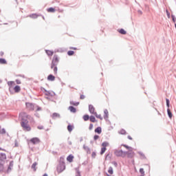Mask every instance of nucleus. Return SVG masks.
Segmentation results:
<instances>
[{
  "label": "nucleus",
  "instance_id": "1",
  "mask_svg": "<svg viewBox=\"0 0 176 176\" xmlns=\"http://www.w3.org/2000/svg\"><path fill=\"white\" fill-rule=\"evenodd\" d=\"M19 118L21 119V122H28V120H32L34 119L31 116L24 111L20 113Z\"/></svg>",
  "mask_w": 176,
  "mask_h": 176
},
{
  "label": "nucleus",
  "instance_id": "2",
  "mask_svg": "<svg viewBox=\"0 0 176 176\" xmlns=\"http://www.w3.org/2000/svg\"><path fill=\"white\" fill-rule=\"evenodd\" d=\"M114 155H116L118 157H126V156H127V153L122 150H116Z\"/></svg>",
  "mask_w": 176,
  "mask_h": 176
},
{
  "label": "nucleus",
  "instance_id": "3",
  "mask_svg": "<svg viewBox=\"0 0 176 176\" xmlns=\"http://www.w3.org/2000/svg\"><path fill=\"white\" fill-rule=\"evenodd\" d=\"M21 126L24 131H31V126L28 122H21Z\"/></svg>",
  "mask_w": 176,
  "mask_h": 176
},
{
  "label": "nucleus",
  "instance_id": "4",
  "mask_svg": "<svg viewBox=\"0 0 176 176\" xmlns=\"http://www.w3.org/2000/svg\"><path fill=\"white\" fill-rule=\"evenodd\" d=\"M64 170H65V163L61 162L57 166V171L58 174H60V173L63 172Z\"/></svg>",
  "mask_w": 176,
  "mask_h": 176
},
{
  "label": "nucleus",
  "instance_id": "5",
  "mask_svg": "<svg viewBox=\"0 0 176 176\" xmlns=\"http://www.w3.org/2000/svg\"><path fill=\"white\" fill-rule=\"evenodd\" d=\"M57 64H58V57L57 55H54L51 64V68L53 69L54 65H57Z\"/></svg>",
  "mask_w": 176,
  "mask_h": 176
},
{
  "label": "nucleus",
  "instance_id": "6",
  "mask_svg": "<svg viewBox=\"0 0 176 176\" xmlns=\"http://www.w3.org/2000/svg\"><path fill=\"white\" fill-rule=\"evenodd\" d=\"M6 154L1 153H0V164L1 163H5V161L6 160Z\"/></svg>",
  "mask_w": 176,
  "mask_h": 176
},
{
  "label": "nucleus",
  "instance_id": "7",
  "mask_svg": "<svg viewBox=\"0 0 176 176\" xmlns=\"http://www.w3.org/2000/svg\"><path fill=\"white\" fill-rule=\"evenodd\" d=\"M89 111L90 113H91L92 115H95L96 113V109L94 108V106H93L92 104L89 105Z\"/></svg>",
  "mask_w": 176,
  "mask_h": 176
},
{
  "label": "nucleus",
  "instance_id": "8",
  "mask_svg": "<svg viewBox=\"0 0 176 176\" xmlns=\"http://www.w3.org/2000/svg\"><path fill=\"white\" fill-rule=\"evenodd\" d=\"M30 142H32V144H39V142H41V140L38 138H33L30 140Z\"/></svg>",
  "mask_w": 176,
  "mask_h": 176
},
{
  "label": "nucleus",
  "instance_id": "9",
  "mask_svg": "<svg viewBox=\"0 0 176 176\" xmlns=\"http://www.w3.org/2000/svg\"><path fill=\"white\" fill-rule=\"evenodd\" d=\"M127 157H129L130 159H133V157H134V152H133V151H129L128 152H126Z\"/></svg>",
  "mask_w": 176,
  "mask_h": 176
},
{
  "label": "nucleus",
  "instance_id": "10",
  "mask_svg": "<svg viewBox=\"0 0 176 176\" xmlns=\"http://www.w3.org/2000/svg\"><path fill=\"white\" fill-rule=\"evenodd\" d=\"M47 80H50V82H54V80H56V77L52 74H50L47 76Z\"/></svg>",
  "mask_w": 176,
  "mask_h": 176
},
{
  "label": "nucleus",
  "instance_id": "11",
  "mask_svg": "<svg viewBox=\"0 0 176 176\" xmlns=\"http://www.w3.org/2000/svg\"><path fill=\"white\" fill-rule=\"evenodd\" d=\"M26 107L30 111H34V104L32 103H26Z\"/></svg>",
  "mask_w": 176,
  "mask_h": 176
},
{
  "label": "nucleus",
  "instance_id": "12",
  "mask_svg": "<svg viewBox=\"0 0 176 176\" xmlns=\"http://www.w3.org/2000/svg\"><path fill=\"white\" fill-rule=\"evenodd\" d=\"M67 162H69V163H72V162H74V155H69L67 157Z\"/></svg>",
  "mask_w": 176,
  "mask_h": 176
},
{
  "label": "nucleus",
  "instance_id": "13",
  "mask_svg": "<svg viewBox=\"0 0 176 176\" xmlns=\"http://www.w3.org/2000/svg\"><path fill=\"white\" fill-rule=\"evenodd\" d=\"M95 133H96L97 134H101V133H102V129L100 126H98L95 129Z\"/></svg>",
  "mask_w": 176,
  "mask_h": 176
},
{
  "label": "nucleus",
  "instance_id": "14",
  "mask_svg": "<svg viewBox=\"0 0 176 176\" xmlns=\"http://www.w3.org/2000/svg\"><path fill=\"white\" fill-rule=\"evenodd\" d=\"M21 90V88L19 85L15 86L14 88V91H15V93H19Z\"/></svg>",
  "mask_w": 176,
  "mask_h": 176
},
{
  "label": "nucleus",
  "instance_id": "15",
  "mask_svg": "<svg viewBox=\"0 0 176 176\" xmlns=\"http://www.w3.org/2000/svg\"><path fill=\"white\" fill-rule=\"evenodd\" d=\"M118 31L122 35H126V34H127V32L124 30V29H120V30H118Z\"/></svg>",
  "mask_w": 176,
  "mask_h": 176
},
{
  "label": "nucleus",
  "instance_id": "16",
  "mask_svg": "<svg viewBox=\"0 0 176 176\" xmlns=\"http://www.w3.org/2000/svg\"><path fill=\"white\" fill-rule=\"evenodd\" d=\"M89 120L90 122H91L92 123H96V122H97V120H96V117H94V116H91L89 117Z\"/></svg>",
  "mask_w": 176,
  "mask_h": 176
},
{
  "label": "nucleus",
  "instance_id": "17",
  "mask_svg": "<svg viewBox=\"0 0 176 176\" xmlns=\"http://www.w3.org/2000/svg\"><path fill=\"white\" fill-rule=\"evenodd\" d=\"M47 11L48 12V13H54V12H56V9H54V8H50L47 9Z\"/></svg>",
  "mask_w": 176,
  "mask_h": 176
},
{
  "label": "nucleus",
  "instance_id": "18",
  "mask_svg": "<svg viewBox=\"0 0 176 176\" xmlns=\"http://www.w3.org/2000/svg\"><path fill=\"white\" fill-rule=\"evenodd\" d=\"M118 133L120 134H121L122 135H126V134H127V132L126 131V130L124 129H121L118 131Z\"/></svg>",
  "mask_w": 176,
  "mask_h": 176
},
{
  "label": "nucleus",
  "instance_id": "19",
  "mask_svg": "<svg viewBox=\"0 0 176 176\" xmlns=\"http://www.w3.org/2000/svg\"><path fill=\"white\" fill-rule=\"evenodd\" d=\"M96 118H97L98 119H100V120H102V116H101V114H98L96 113H95V114H94Z\"/></svg>",
  "mask_w": 176,
  "mask_h": 176
},
{
  "label": "nucleus",
  "instance_id": "20",
  "mask_svg": "<svg viewBox=\"0 0 176 176\" xmlns=\"http://www.w3.org/2000/svg\"><path fill=\"white\" fill-rule=\"evenodd\" d=\"M38 16L39 15L36 14H32L29 16V17H30L31 19H38Z\"/></svg>",
  "mask_w": 176,
  "mask_h": 176
},
{
  "label": "nucleus",
  "instance_id": "21",
  "mask_svg": "<svg viewBox=\"0 0 176 176\" xmlns=\"http://www.w3.org/2000/svg\"><path fill=\"white\" fill-rule=\"evenodd\" d=\"M82 119L83 120H85V122H87V120L90 119V117L89 116V115H84Z\"/></svg>",
  "mask_w": 176,
  "mask_h": 176
},
{
  "label": "nucleus",
  "instance_id": "22",
  "mask_svg": "<svg viewBox=\"0 0 176 176\" xmlns=\"http://www.w3.org/2000/svg\"><path fill=\"white\" fill-rule=\"evenodd\" d=\"M36 166H38V162H34L32 165V168L34 170V171H36Z\"/></svg>",
  "mask_w": 176,
  "mask_h": 176
},
{
  "label": "nucleus",
  "instance_id": "23",
  "mask_svg": "<svg viewBox=\"0 0 176 176\" xmlns=\"http://www.w3.org/2000/svg\"><path fill=\"white\" fill-rule=\"evenodd\" d=\"M45 52L47 54V56H53V54H54L53 51H50L49 50H46Z\"/></svg>",
  "mask_w": 176,
  "mask_h": 176
},
{
  "label": "nucleus",
  "instance_id": "24",
  "mask_svg": "<svg viewBox=\"0 0 176 176\" xmlns=\"http://www.w3.org/2000/svg\"><path fill=\"white\" fill-rule=\"evenodd\" d=\"M69 109L70 111H72L73 113H75V112H76V109H75V107L70 106L69 107Z\"/></svg>",
  "mask_w": 176,
  "mask_h": 176
},
{
  "label": "nucleus",
  "instance_id": "25",
  "mask_svg": "<svg viewBox=\"0 0 176 176\" xmlns=\"http://www.w3.org/2000/svg\"><path fill=\"white\" fill-rule=\"evenodd\" d=\"M108 173L110 174V175H112V174H113V168L110 166L109 168Z\"/></svg>",
  "mask_w": 176,
  "mask_h": 176
},
{
  "label": "nucleus",
  "instance_id": "26",
  "mask_svg": "<svg viewBox=\"0 0 176 176\" xmlns=\"http://www.w3.org/2000/svg\"><path fill=\"white\" fill-rule=\"evenodd\" d=\"M67 130L69 133H71V131H72V130H74V126L72 125H68L67 126Z\"/></svg>",
  "mask_w": 176,
  "mask_h": 176
},
{
  "label": "nucleus",
  "instance_id": "27",
  "mask_svg": "<svg viewBox=\"0 0 176 176\" xmlns=\"http://www.w3.org/2000/svg\"><path fill=\"white\" fill-rule=\"evenodd\" d=\"M167 113H168V117L170 118V119H171V118H173V113H171V111H170V109H167Z\"/></svg>",
  "mask_w": 176,
  "mask_h": 176
},
{
  "label": "nucleus",
  "instance_id": "28",
  "mask_svg": "<svg viewBox=\"0 0 176 176\" xmlns=\"http://www.w3.org/2000/svg\"><path fill=\"white\" fill-rule=\"evenodd\" d=\"M52 118H53V119H56V118H60V114H58L57 113H54L52 114Z\"/></svg>",
  "mask_w": 176,
  "mask_h": 176
},
{
  "label": "nucleus",
  "instance_id": "29",
  "mask_svg": "<svg viewBox=\"0 0 176 176\" xmlns=\"http://www.w3.org/2000/svg\"><path fill=\"white\" fill-rule=\"evenodd\" d=\"M0 64H8L5 58H0Z\"/></svg>",
  "mask_w": 176,
  "mask_h": 176
},
{
  "label": "nucleus",
  "instance_id": "30",
  "mask_svg": "<svg viewBox=\"0 0 176 176\" xmlns=\"http://www.w3.org/2000/svg\"><path fill=\"white\" fill-rule=\"evenodd\" d=\"M104 119H107L109 115L108 110H104Z\"/></svg>",
  "mask_w": 176,
  "mask_h": 176
},
{
  "label": "nucleus",
  "instance_id": "31",
  "mask_svg": "<svg viewBox=\"0 0 176 176\" xmlns=\"http://www.w3.org/2000/svg\"><path fill=\"white\" fill-rule=\"evenodd\" d=\"M122 146H124V148H126V149H129V151H133V148H131L126 144H123Z\"/></svg>",
  "mask_w": 176,
  "mask_h": 176
},
{
  "label": "nucleus",
  "instance_id": "32",
  "mask_svg": "<svg viewBox=\"0 0 176 176\" xmlns=\"http://www.w3.org/2000/svg\"><path fill=\"white\" fill-rule=\"evenodd\" d=\"M105 151H107V148L102 147L101 148L100 155H104V153H105Z\"/></svg>",
  "mask_w": 176,
  "mask_h": 176
},
{
  "label": "nucleus",
  "instance_id": "33",
  "mask_svg": "<svg viewBox=\"0 0 176 176\" xmlns=\"http://www.w3.org/2000/svg\"><path fill=\"white\" fill-rule=\"evenodd\" d=\"M108 145H109V143L107 142H104L102 144V146H103V148H107V146H108Z\"/></svg>",
  "mask_w": 176,
  "mask_h": 176
},
{
  "label": "nucleus",
  "instance_id": "34",
  "mask_svg": "<svg viewBox=\"0 0 176 176\" xmlns=\"http://www.w3.org/2000/svg\"><path fill=\"white\" fill-rule=\"evenodd\" d=\"M52 69H54V73L55 75L57 74V65H54Z\"/></svg>",
  "mask_w": 176,
  "mask_h": 176
},
{
  "label": "nucleus",
  "instance_id": "35",
  "mask_svg": "<svg viewBox=\"0 0 176 176\" xmlns=\"http://www.w3.org/2000/svg\"><path fill=\"white\" fill-rule=\"evenodd\" d=\"M70 104H71V105H75V106L79 105V102L75 103L74 101L70 102Z\"/></svg>",
  "mask_w": 176,
  "mask_h": 176
},
{
  "label": "nucleus",
  "instance_id": "36",
  "mask_svg": "<svg viewBox=\"0 0 176 176\" xmlns=\"http://www.w3.org/2000/svg\"><path fill=\"white\" fill-rule=\"evenodd\" d=\"M98 138H100V136L98 135H95L94 136V141H97V140H98Z\"/></svg>",
  "mask_w": 176,
  "mask_h": 176
},
{
  "label": "nucleus",
  "instance_id": "37",
  "mask_svg": "<svg viewBox=\"0 0 176 176\" xmlns=\"http://www.w3.org/2000/svg\"><path fill=\"white\" fill-rule=\"evenodd\" d=\"M74 51H68L67 54L68 56H74Z\"/></svg>",
  "mask_w": 176,
  "mask_h": 176
},
{
  "label": "nucleus",
  "instance_id": "38",
  "mask_svg": "<svg viewBox=\"0 0 176 176\" xmlns=\"http://www.w3.org/2000/svg\"><path fill=\"white\" fill-rule=\"evenodd\" d=\"M166 101L168 108H170V100L168 99H166Z\"/></svg>",
  "mask_w": 176,
  "mask_h": 176
},
{
  "label": "nucleus",
  "instance_id": "39",
  "mask_svg": "<svg viewBox=\"0 0 176 176\" xmlns=\"http://www.w3.org/2000/svg\"><path fill=\"white\" fill-rule=\"evenodd\" d=\"M140 173L142 175H144L145 172L144 171V168H140Z\"/></svg>",
  "mask_w": 176,
  "mask_h": 176
},
{
  "label": "nucleus",
  "instance_id": "40",
  "mask_svg": "<svg viewBox=\"0 0 176 176\" xmlns=\"http://www.w3.org/2000/svg\"><path fill=\"white\" fill-rule=\"evenodd\" d=\"M93 127H94L93 124H89V130H93Z\"/></svg>",
  "mask_w": 176,
  "mask_h": 176
},
{
  "label": "nucleus",
  "instance_id": "41",
  "mask_svg": "<svg viewBox=\"0 0 176 176\" xmlns=\"http://www.w3.org/2000/svg\"><path fill=\"white\" fill-rule=\"evenodd\" d=\"M17 85H21V81L20 80H16Z\"/></svg>",
  "mask_w": 176,
  "mask_h": 176
},
{
  "label": "nucleus",
  "instance_id": "42",
  "mask_svg": "<svg viewBox=\"0 0 176 176\" xmlns=\"http://www.w3.org/2000/svg\"><path fill=\"white\" fill-rule=\"evenodd\" d=\"M80 100H85V95H80Z\"/></svg>",
  "mask_w": 176,
  "mask_h": 176
},
{
  "label": "nucleus",
  "instance_id": "43",
  "mask_svg": "<svg viewBox=\"0 0 176 176\" xmlns=\"http://www.w3.org/2000/svg\"><path fill=\"white\" fill-rule=\"evenodd\" d=\"M91 156L94 158L96 157V152H93L92 154H91Z\"/></svg>",
  "mask_w": 176,
  "mask_h": 176
},
{
  "label": "nucleus",
  "instance_id": "44",
  "mask_svg": "<svg viewBox=\"0 0 176 176\" xmlns=\"http://www.w3.org/2000/svg\"><path fill=\"white\" fill-rule=\"evenodd\" d=\"M84 149H85V151H88L89 152H90V148H89L88 147L84 146Z\"/></svg>",
  "mask_w": 176,
  "mask_h": 176
},
{
  "label": "nucleus",
  "instance_id": "45",
  "mask_svg": "<svg viewBox=\"0 0 176 176\" xmlns=\"http://www.w3.org/2000/svg\"><path fill=\"white\" fill-rule=\"evenodd\" d=\"M166 14H167L168 19H170V12L167 10H166Z\"/></svg>",
  "mask_w": 176,
  "mask_h": 176
},
{
  "label": "nucleus",
  "instance_id": "46",
  "mask_svg": "<svg viewBox=\"0 0 176 176\" xmlns=\"http://www.w3.org/2000/svg\"><path fill=\"white\" fill-rule=\"evenodd\" d=\"M38 130H43V126H38Z\"/></svg>",
  "mask_w": 176,
  "mask_h": 176
},
{
  "label": "nucleus",
  "instance_id": "47",
  "mask_svg": "<svg viewBox=\"0 0 176 176\" xmlns=\"http://www.w3.org/2000/svg\"><path fill=\"white\" fill-rule=\"evenodd\" d=\"M172 18H173V23H175V18H174V16H172Z\"/></svg>",
  "mask_w": 176,
  "mask_h": 176
},
{
  "label": "nucleus",
  "instance_id": "48",
  "mask_svg": "<svg viewBox=\"0 0 176 176\" xmlns=\"http://www.w3.org/2000/svg\"><path fill=\"white\" fill-rule=\"evenodd\" d=\"M13 83H14V82H13V81H10V82H8V85H13Z\"/></svg>",
  "mask_w": 176,
  "mask_h": 176
},
{
  "label": "nucleus",
  "instance_id": "49",
  "mask_svg": "<svg viewBox=\"0 0 176 176\" xmlns=\"http://www.w3.org/2000/svg\"><path fill=\"white\" fill-rule=\"evenodd\" d=\"M128 138H129V140H133V138H132L131 136H130V135H128Z\"/></svg>",
  "mask_w": 176,
  "mask_h": 176
},
{
  "label": "nucleus",
  "instance_id": "50",
  "mask_svg": "<svg viewBox=\"0 0 176 176\" xmlns=\"http://www.w3.org/2000/svg\"><path fill=\"white\" fill-rule=\"evenodd\" d=\"M0 151H3V152H6V150H5V149H3V148H1V147H0Z\"/></svg>",
  "mask_w": 176,
  "mask_h": 176
},
{
  "label": "nucleus",
  "instance_id": "51",
  "mask_svg": "<svg viewBox=\"0 0 176 176\" xmlns=\"http://www.w3.org/2000/svg\"><path fill=\"white\" fill-rule=\"evenodd\" d=\"M71 49H72L73 50H76V48L75 47H72Z\"/></svg>",
  "mask_w": 176,
  "mask_h": 176
},
{
  "label": "nucleus",
  "instance_id": "52",
  "mask_svg": "<svg viewBox=\"0 0 176 176\" xmlns=\"http://www.w3.org/2000/svg\"><path fill=\"white\" fill-rule=\"evenodd\" d=\"M37 111H41V108L38 107V108L37 109Z\"/></svg>",
  "mask_w": 176,
  "mask_h": 176
},
{
  "label": "nucleus",
  "instance_id": "53",
  "mask_svg": "<svg viewBox=\"0 0 176 176\" xmlns=\"http://www.w3.org/2000/svg\"><path fill=\"white\" fill-rule=\"evenodd\" d=\"M43 176H48L47 174L45 173Z\"/></svg>",
  "mask_w": 176,
  "mask_h": 176
},
{
  "label": "nucleus",
  "instance_id": "54",
  "mask_svg": "<svg viewBox=\"0 0 176 176\" xmlns=\"http://www.w3.org/2000/svg\"><path fill=\"white\" fill-rule=\"evenodd\" d=\"M1 56H3V52H1Z\"/></svg>",
  "mask_w": 176,
  "mask_h": 176
},
{
  "label": "nucleus",
  "instance_id": "55",
  "mask_svg": "<svg viewBox=\"0 0 176 176\" xmlns=\"http://www.w3.org/2000/svg\"><path fill=\"white\" fill-rule=\"evenodd\" d=\"M144 175H142V176H144Z\"/></svg>",
  "mask_w": 176,
  "mask_h": 176
}]
</instances>
